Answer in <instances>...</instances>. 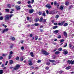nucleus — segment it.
Listing matches in <instances>:
<instances>
[{"mask_svg": "<svg viewBox=\"0 0 74 74\" xmlns=\"http://www.w3.org/2000/svg\"><path fill=\"white\" fill-rule=\"evenodd\" d=\"M42 53L43 55H49V53L47 52L45 50H43L42 51Z\"/></svg>", "mask_w": 74, "mask_h": 74, "instance_id": "f257e3e1", "label": "nucleus"}, {"mask_svg": "<svg viewBox=\"0 0 74 74\" xmlns=\"http://www.w3.org/2000/svg\"><path fill=\"white\" fill-rule=\"evenodd\" d=\"M5 21H7V20H9L10 19V15H7L5 17Z\"/></svg>", "mask_w": 74, "mask_h": 74, "instance_id": "f03ea898", "label": "nucleus"}, {"mask_svg": "<svg viewBox=\"0 0 74 74\" xmlns=\"http://www.w3.org/2000/svg\"><path fill=\"white\" fill-rule=\"evenodd\" d=\"M68 63H69V64H74V61H72V60H69L67 61Z\"/></svg>", "mask_w": 74, "mask_h": 74, "instance_id": "7ed1b4c3", "label": "nucleus"}, {"mask_svg": "<svg viewBox=\"0 0 74 74\" xmlns=\"http://www.w3.org/2000/svg\"><path fill=\"white\" fill-rule=\"evenodd\" d=\"M63 51H64L63 52V54L64 55H67V53H68V51H67V50L66 49H64V50H63Z\"/></svg>", "mask_w": 74, "mask_h": 74, "instance_id": "20e7f679", "label": "nucleus"}, {"mask_svg": "<svg viewBox=\"0 0 74 74\" xmlns=\"http://www.w3.org/2000/svg\"><path fill=\"white\" fill-rule=\"evenodd\" d=\"M18 68H19V65L17 64L16 66V67H14L13 68V70H18Z\"/></svg>", "mask_w": 74, "mask_h": 74, "instance_id": "39448f33", "label": "nucleus"}, {"mask_svg": "<svg viewBox=\"0 0 74 74\" xmlns=\"http://www.w3.org/2000/svg\"><path fill=\"white\" fill-rule=\"evenodd\" d=\"M34 12V10L33 9H31L29 10V14H32Z\"/></svg>", "mask_w": 74, "mask_h": 74, "instance_id": "423d86ee", "label": "nucleus"}, {"mask_svg": "<svg viewBox=\"0 0 74 74\" xmlns=\"http://www.w3.org/2000/svg\"><path fill=\"white\" fill-rule=\"evenodd\" d=\"M65 22V21H64L61 23H58V25H59V26H62V25H63L64 24V23Z\"/></svg>", "mask_w": 74, "mask_h": 74, "instance_id": "0eeeda50", "label": "nucleus"}, {"mask_svg": "<svg viewBox=\"0 0 74 74\" xmlns=\"http://www.w3.org/2000/svg\"><path fill=\"white\" fill-rule=\"evenodd\" d=\"M9 29H8V28H5L3 30L2 33H3L4 32H8Z\"/></svg>", "mask_w": 74, "mask_h": 74, "instance_id": "6e6552de", "label": "nucleus"}, {"mask_svg": "<svg viewBox=\"0 0 74 74\" xmlns=\"http://www.w3.org/2000/svg\"><path fill=\"white\" fill-rule=\"evenodd\" d=\"M46 7L47 8H48L49 9H50V8H52V7H51V5L49 4L46 5Z\"/></svg>", "mask_w": 74, "mask_h": 74, "instance_id": "1a4fd4ad", "label": "nucleus"}, {"mask_svg": "<svg viewBox=\"0 0 74 74\" xmlns=\"http://www.w3.org/2000/svg\"><path fill=\"white\" fill-rule=\"evenodd\" d=\"M38 21H39V18H36L35 20H34L35 22H37Z\"/></svg>", "mask_w": 74, "mask_h": 74, "instance_id": "9d476101", "label": "nucleus"}, {"mask_svg": "<svg viewBox=\"0 0 74 74\" xmlns=\"http://www.w3.org/2000/svg\"><path fill=\"white\" fill-rule=\"evenodd\" d=\"M60 9L61 10H63V8H64V6L63 5H61L60 7Z\"/></svg>", "mask_w": 74, "mask_h": 74, "instance_id": "9b49d317", "label": "nucleus"}, {"mask_svg": "<svg viewBox=\"0 0 74 74\" xmlns=\"http://www.w3.org/2000/svg\"><path fill=\"white\" fill-rule=\"evenodd\" d=\"M64 35L65 37H67V34L66 32H64Z\"/></svg>", "mask_w": 74, "mask_h": 74, "instance_id": "f8f14e48", "label": "nucleus"}, {"mask_svg": "<svg viewBox=\"0 0 74 74\" xmlns=\"http://www.w3.org/2000/svg\"><path fill=\"white\" fill-rule=\"evenodd\" d=\"M43 19H44L42 17H41V18L40 20H39V22H42V21H43Z\"/></svg>", "mask_w": 74, "mask_h": 74, "instance_id": "ddd939ff", "label": "nucleus"}, {"mask_svg": "<svg viewBox=\"0 0 74 74\" xmlns=\"http://www.w3.org/2000/svg\"><path fill=\"white\" fill-rule=\"evenodd\" d=\"M59 53H60V51H57L55 52V54L56 55H58Z\"/></svg>", "mask_w": 74, "mask_h": 74, "instance_id": "4468645a", "label": "nucleus"}, {"mask_svg": "<svg viewBox=\"0 0 74 74\" xmlns=\"http://www.w3.org/2000/svg\"><path fill=\"white\" fill-rule=\"evenodd\" d=\"M64 39H61L60 40V43H63V42H64Z\"/></svg>", "mask_w": 74, "mask_h": 74, "instance_id": "2eb2a0df", "label": "nucleus"}, {"mask_svg": "<svg viewBox=\"0 0 74 74\" xmlns=\"http://www.w3.org/2000/svg\"><path fill=\"white\" fill-rule=\"evenodd\" d=\"M71 69V66H69L66 68V70H69V69Z\"/></svg>", "mask_w": 74, "mask_h": 74, "instance_id": "dca6fc26", "label": "nucleus"}, {"mask_svg": "<svg viewBox=\"0 0 74 74\" xmlns=\"http://www.w3.org/2000/svg\"><path fill=\"white\" fill-rule=\"evenodd\" d=\"M57 28H58V26L57 25L54 26L53 27V29H56Z\"/></svg>", "mask_w": 74, "mask_h": 74, "instance_id": "f3484780", "label": "nucleus"}, {"mask_svg": "<svg viewBox=\"0 0 74 74\" xmlns=\"http://www.w3.org/2000/svg\"><path fill=\"white\" fill-rule=\"evenodd\" d=\"M42 16H46V14H45V12H44L42 13Z\"/></svg>", "mask_w": 74, "mask_h": 74, "instance_id": "a211bd4d", "label": "nucleus"}, {"mask_svg": "<svg viewBox=\"0 0 74 74\" xmlns=\"http://www.w3.org/2000/svg\"><path fill=\"white\" fill-rule=\"evenodd\" d=\"M54 4L55 5H56H56H57L58 7H59V4L58 3H57L56 2H55Z\"/></svg>", "mask_w": 74, "mask_h": 74, "instance_id": "6ab92c4d", "label": "nucleus"}, {"mask_svg": "<svg viewBox=\"0 0 74 74\" xmlns=\"http://www.w3.org/2000/svg\"><path fill=\"white\" fill-rule=\"evenodd\" d=\"M49 61L50 62H51V63H54L55 62V60H49Z\"/></svg>", "mask_w": 74, "mask_h": 74, "instance_id": "aec40b11", "label": "nucleus"}, {"mask_svg": "<svg viewBox=\"0 0 74 74\" xmlns=\"http://www.w3.org/2000/svg\"><path fill=\"white\" fill-rule=\"evenodd\" d=\"M58 32H59L58 30H56L54 32V33H55V34H57V33H58Z\"/></svg>", "mask_w": 74, "mask_h": 74, "instance_id": "412c9836", "label": "nucleus"}, {"mask_svg": "<svg viewBox=\"0 0 74 74\" xmlns=\"http://www.w3.org/2000/svg\"><path fill=\"white\" fill-rule=\"evenodd\" d=\"M30 54L31 55V56H32V57H34V55H33V52H31Z\"/></svg>", "mask_w": 74, "mask_h": 74, "instance_id": "4be33fe9", "label": "nucleus"}, {"mask_svg": "<svg viewBox=\"0 0 74 74\" xmlns=\"http://www.w3.org/2000/svg\"><path fill=\"white\" fill-rule=\"evenodd\" d=\"M27 6L28 8H32V5L30 4L28 5Z\"/></svg>", "mask_w": 74, "mask_h": 74, "instance_id": "5701e85b", "label": "nucleus"}, {"mask_svg": "<svg viewBox=\"0 0 74 74\" xmlns=\"http://www.w3.org/2000/svg\"><path fill=\"white\" fill-rule=\"evenodd\" d=\"M11 57H12V55L10 54L9 55V58H8L9 59H10L11 58Z\"/></svg>", "mask_w": 74, "mask_h": 74, "instance_id": "b1692460", "label": "nucleus"}, {"mask_svg": "<svg viewBox=\"0 0 74 74\" xmlns=\"http://www.w3.org/2000/svg\"><path fill=\"white\" fill-rule=\"evenodd\" d=\"M67 25H68V24L67 23H65L64 24L63 26H67Z\"/></svg>", "mask_w": 74, "mask_h": 74, "instance_id": "393cba45", "label": "nucleus"}, {"mask_svg": "<svg viewBox=\"0 0 74 74\" xmlns=\"http://www.w3.org/2000/svg\"><path fill=\"white\" fill-rule=\"evenodd\" d=\"M67 46V43H65V45H64V46H63L64 48H65Z\"/></svg>", "mask_w": 74, "mask_h": 74, "instance_id": "a878e982", "label": "nucleus"}, {"mask_svg": "<svg viewBox=\"0 0 74 74\" xmlns=\"http://www.w3.org/2000/svg\"><path fill=\"white\" fill-rule=\"evenodd\" d=\"M34 25L36 26H38L39 25V24L36 23L34 24Z\"/></svg>", "mask_w": 74, "mask_h": 74, "instance_id": "bb28decb", "label": "nucleus"}, {"mask_svg": "<svg viewBox=\"0 0 74 74\" xmlns=\"http://www.w3.org/2000/svg\"><path fill=\"white\" fill-rule=\"evenodd\" d=\"M15 7L16 10H19V6H18V5H16V6Z\"/></svg>", "mask_w": 74, "mask_h": 74, "instance_id": "cd10ccee", "label": "nucleus"}, {"mask_svg": "<svg viewBox=\"0 0 74 74\" xmlns=\"http://www.w3.org/2000/svg\"><path fill=\"white\" fill-rule=\"evenodd\" d=\"M15 38H14V37H12L11 38V39L12 41H14V40H15Z\"/></svg>", "mask_w": 74, "mask_h": 74, "instance_id": "c85d7f7f", "label": "nucleus"}, {"mask_svg": "<svg viewBox=\"0 0 74 74\" xmlns=\"http://www.w3.org/2000/svg\"><path fill=\"white\" fill-rule=\"evenodd\" d=\"M3 70H0V74H2L3 73Z\"/></svg>", "mask_w": 74, "mask_h": 74, "instance_id": "c756f323", "label": "nucleus"}, {"mask_svg": "<svg viewBox=\"0 0 74 74\" xmlns=\"http://www.w3.org/2000/svg\"><path fill=\"white\" fill-rule=\"evenodd\" d=\"M23 57H21V58H20V61L21 62H22V61H23Z\"/></svg>", "mask_w": 74, "mask_h": 74, "instance_id": "7c9ffc66", "label": "nucleus"}, {"mask_svg": "<svg viewBox=\"0 0 74 74\" xmlns=\"http://www.w3.org/2000/svg\"><path fill=\"white\" fill-rule=\"evenodd\" d=\"M14 16V14H11L10 15H9V18H11V17H12V16Z\"/></svg>", "mask_w": 74, "mask_h": 74, "instance_id": "2f4dec72", "label": "nucleus"}, {"mask_svg": "<svg viewBox=\"0 0 74 74\" xmlns=\"http://www.w3.org/2000/svg\"><path fill=\"white\" fill-rule=\"evenodd\" d=\"M73 5H71L69 6V7L68 8V9H69V10H70L71 9L73 8Z\"/></svg>", "mask_w": 74, "mask_h": 74, "instance_id": "473e14b6", "label": "nucleus"}, {"mask_svg": "<svg viewBox=\"0 0 74 74\" xmlns=\"http://www.w3.org/2000/svg\"><path fill=\"white\" fill-rule=\"evenodd\" d=\"M69 2H66L65 3L66 5H69Z\"/></svg>", "mask_w": 74, "mask_h": 74, "instance_id": "72a5a7b5", "label": "nucleus"}, {"mask_svg": "<svg viewBox=\"0 0 74 74\" xmlns=\"http://www.w3.org/2000/svg\"><path fill=\"white\" fill-rule=\"evenodd\" d=\"M5 10L6 12H9V9H6Z\"/></svg>", "mask_w": 74, "mask_h": 74, "instance_id": "f704fd0d", "label": "nucleus"}, {"mask_svg": "<svg viewBox=\"0 0 74 74\" xmlns=\"http://www.w3.org/2000/svg\"><path fill=\"white\" fill-rule=\"evenodd\" d=\"M13 47V45H12L9 47V48H10V49H12V48Z\"/></svg>", "mask_w": 74, "mask_h": 74, "instance_id": "c9c22d12", "label": "nucleus"}, {"mask_svg": "<svg viewBox=\"0 0 74 74\" xmlns=\"http://www.w3.org/2000/svg\"><path fill=\"white\" fill-rule=\"evenodd\" d=\"M59 17V15H57L56 16V18L57 19H58Z\"/></svg>", "mask_w": 74, "mask_h": 74, "instance_id": "e433bc0d", "label": "nucleus"}, {"mask_svg": "<svg viewBox=\"0 0 74 74\" xmlns=\"http://www.w3.org/2000/svg\"><path fill=\"white\" fill-rule=\"evenodd\" d=\"M13 63V61H12V60H10V64H12Z\"/></svg>", "mask_w": 74, "mask_h": 74, "instance_id": "4c0bfd02", "label": "nucleus"}, {"mask_svg": "<svg viewBox=\"0 0 74 74\" xmlns=\"http://www.w3.org/2000/svg\"><path fill=\"white\" fill-rule=\"evenodd\" d=\"M55 12H56L54 10L52 11V12H51L52 13V14H55Z\"/></svg>", "mask_w": 74, "mask_h": 74, "instance_id": "58836bf2", "label": "nucleus"}, {"mask_svg": "<svg viewBox=\"0 0 74 74\" xmlns=\"http://www.w3.org/2000/svg\"><path fill=\"white\" fill-rule=\"evenodd\" d=\"M45 69L47 70H49V67L47 66L45 68Z\"/></svg>", "mask_w": 74, "mask_h": 74, "instance_id": "ea45409f", "label": "nucleus"}, {"mask_svg": "<svg viewBox=\"0 0 74 74\" xmlns=\"http://www.w3.org/2000/svg\"><path fill=\"white\" fill-rule=\"evenodd\" d=\"M38 36H35V40H37L38 39Z\"/></svg>", "mask_w": 74, "mask_h": 74, "instance_id": "a19ab883", "label": "nucleus"}, {"mask_svg": "<svg viewBox=\"0 0 74 74\" xmlns=\"http://www.w3.org/2000/svg\"><path fill=\"white\" fill-rule=\"evenodd\" d=\"M43 21H42V23H45L46 22V19H43Z\"/></svg>", "mask_w": 74, "mask_h": 74, "instance_id": "79ce46f5", "label": "nucleus"}, {"mask_svg": "<svg viewBox=\"0 0 74 74\" xmlns=\"http://www.w3.org/2000/svg\"><path fill=\"white\" fill-rule=\"evenodd\" d=\"M7 6L8 7L10 8V7H11V5H10V4H7Z\"/></svg>", "mask_w": 74, "mask_h": 74, "instance_id": "37998d69", "label": "nucleus"}, {"mask_svg": "<svg viewBox=\"0 0 74 74\" xmlns=\"http://www.w3.org/2000/svg\"><path fill=\"white\" fill-rule=\"evenodd\" d=\"M62 36H61L60 35H59L58 36V38H61Z\"/></svg>", "mask_w": 74, "mask_h": 74, "instance_id": "c03bdc74", "label": "nucleus"}, {"mask_svg": "<svg viewBox=\"0 0 74 74\" xmlns=\"http://www.w3.org/2000/svg\"><path fill=\"white\" fill-rule=\"evenodd\" d=\"M46 64V65H47V66H49L50 65V63L47 62Z\"/></svg>", "mask_w": 74, "mask_h": 74, "instance_id": "a18cd8bd", "label": "nucleus"}, {"mask_svg": "<svg viewBox=\"0 0 74 74\" xmlns=\"http://www.w3.org/2000/svg\"><path fill=\"white\" fill-rule=\"evenodd\" d=\"M32 64H33V63H32V62H30L29 63V66H32Z\"/></svg>", "mask_w": 74, "mask_h": 74, "instance_id": "49530a36", "label": "nucleus"}, {"mask_svg": "<svg viewBox=\"0 0 74 74\" xmlns=\"http://www.w3.org/2000/svg\"><path fill=\"white\" fill-rule=\"evenodd\" d=\"M62 48L61 47L58 49V51H62Z\"/></svg>", "mask_w": 74, "mask_h": 74, "instance_id": "de8ad7c7", "label": "nucleus"}, {"mask_svg": "<svg viewBox=\"0 0 74 74\" xmlns=\"http://www.w3.org/2000/svg\"><path fill=\"white\" fill-rule=\"evenodd\" d=\"M24 49H25V48L23 46L21 47V50H23Z\"/></svg>", "mask_w": 74, "mask_h": 74, "instance_id": "09e8293b", "label": "nucleus"}, {"mask_svg": "<svg viewBox=\"0 0 74 74\" xmlns=\"http://www.w3.org/2000/svg\"><path fill=\"white\" fill-rule=\"evenodd\" d=\"M46 13L47 15H48L49 14V11L48 10H46Z\"/></svg>", "mask_w": 74, "mask_h": 74, "instance_id": "8fccbe9b", "label": "nucleus"}, {"mask_svg": "<svg viewBox=\"0 0 74 74\" xmlns=\"http://www.w3.org/2000/svg\"><path fill=\"white\" fill-rule=\"evenodd\" d=\"M39 15H41L42 14V12H41L40 11L38 13Z\"/></svg>", "mask_w": 74, "mask_h": 74, "instance_id": "3c124183", "label": "nucleus"}, {"mask_svg": "<svg viewBox=\"0 0 74 74\" xmlns=\"http://www.w3.org/2000/svg\"><path fill=\"white\" fill-rule=\"evenodd\" d=\"M41 61L40 60H38V61H37V62L38 63H41Z\"/></svg>", "mask_w": 74, "mask_h": 74, "instance_id": "603ef678", "label": "nucleus"}, {"mask_svg": "<svg viewBox=\"0 0 74 74\" xmlns=\"http://www.w3.org/2000/svg\"><path fill=\"white\" fill-rule=\"evenodd\" d=\"M63 71H60L59 72L60 74H62V73H63Z\"/></svg>", "mask_w": 74, "mask_h": 74, "instance_id": "864d4df0", "label": "nucleus"}, {"mask_svg": "<svg viewBox=\"0 0 74 74\" xmlns=\"http://www.w3.org/2000/svg\"><path fill=\"white\" fill-rule=\"evenodd\" d=\"M71 47H72V45H71V44H69V48H71Z\"/></svg>", "mask_w": 74, "mask_h": 74, "instance_id": "5fc2aeb1", "label": "nucleus"}, {"mask_svg": "<svg viewBox=\"0 0 74 74\" xmlns=\"http://www.w3.org/2000/svg\"><path fill=\"white\" fill-rule=\"evenodd\" d=\"M3 17L2 16H1L0 17V20H3Z\"/></svg>", "mask_w": 74, "mask_h": 74, "instance_id": "6e6d98bb", "label": "nucleus"}, {"mask_svg": "<svg viewBox=\"0 0 74 74\" xmlns=\"http://www.w3.org/2000/svg\"><path fill=\"white\" fill-rule=\"evenodd\" d=\"M31 3L33 4L34 2V0H31Z\"/></svg>", "mask_w": 74, "mask_h": 74, "instance_id": "4d7b16f0", "label": "nucleus"}, {"mask_svg": "<svg viewBox=\"0 0 74 74\" xmlns=\"http://www.w3.org/2000/svg\"><path fill=\"white\" fill-rule=\"evenodd\" d=\"M8 61H6V62L5 64V66H7V64H8Z\"/></svg>", "mask_w": 74, "mask_h": 74, "instance_id": "13d9d810", "label": "nucleus"}, {"mask_svg": "<svg viewBox=\"0 0 74 74\" xmlns=\"http://www.w3.org/2000/svg\"><path fill=\"white\" fill-rule=\"evenodd\" d=\"M10 55H12V53H13V52H12V51H10Z\"/></svg>", "mask_w": 74, "mask_h": 74, "instance_id": "bf43d9fd", "label": "nucleus"}, {"mask_svg": "<svg viewBox=\"0 0 74 74\" xmlns=\"http://www.w3.org/2000/svg\"><path fill=\"white\" fill-rule=\"evenodd\" d=\"M34 66H31L30 67V69H32V70L34 69Z\"/></svg>", "mask_w": 74, "mask_h": 74, "instance_id": "052dcab7", "label": "nucleus"}, {"mask_svg": "<svg viewBox=\"0 0 74 74\" xmlns=\"http://www.w3.org/2000/svg\"><path fill=\"white\" fill-rule=\"evenodd\" d=\"M6 55H7L6 54L5 55V54H2V56H6Z\"/></svg>", "mask_w": 74, "mask_h": 74, "instance_id": "680f3d73", "label": "nucleus"}, {"mask_svg": "<svg viewBox=\"0 0 74 74\" xmlns=\"http://www.w3.org/2000/svg\"><path fill=\"white\" fill-rule=\"evenodd\" d=\"M54 22H55V20H53L51 21V22L52 23H54Z\"/></svg>", "mask_w": 74, "mask_h": 74, "instance_id": "e2e57ef3", "label": "nucleus"}, {"mask_svg": "<svg viewBox=\"0 0 74 74\" xmlns=\"http://www.w3.org/2000/svg\"><path fill=\"white\" fill-rule=\"evenodd\" d=\"M27 3L28 4H30L31 3V1H29L27 2Z\"/></svg>", "mask_w": 74, "mask_h": 74, "instance_id": "0e129e2a", "label": "nucleus"}, {"mask_svg": "<svg viewBox=\"0 0 74 74\" xmlns=\"http://www.w3.org/2000/svg\"><path fill=\"white\" fill-rule=\"evenodd\" d=\"M3 59V58L2 57H0V60H2V59Z\"/></svg>", "mask_w": 74, "mask_h": 74, "instance_id": "69168bd1", "label": "nucleus"}, {"mask_svg": "<svg viewBox=\"0 0 74 74\" xmlns=\"http://www.w3.org/2000/svg\"><path fill=\"white\" fill-rule=\"evenodd\" d=\"M28 62H32V60L31 59H29V60H28Z\"/></svg>", "mask_w": 74, "mask_h": 74, "instance_id": "338daca9", "label": "nucleus"}, {"mask_svg": "<svg viewBox=\"0 0 74 74\" xmlns=\"http://www.w3.org/2000/svg\"><path fill=\"white\" fill-rule=\"evenodd\" d=\"M56 56H53V59H56Z\"/></svg>", "mask_w": 74, "mask_h": 74, "instance_id": "774afa93", "label": "nucleus"}]
</instances>
